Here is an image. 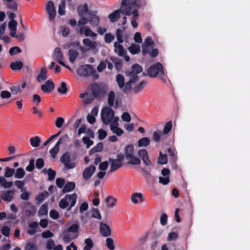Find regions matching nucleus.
<instances>
[{
  "label": "nucleus",
  "mask_w": 250,
  "mask_h": 250,
  "mask_svg": "<svg viewBox=\"0 0 250 250\" xmlns=\"http://www.w3.org/2000/svg\"><path fill=\"white\" fill-rule=\"evenodd\" d=\"M77 73L82 77L92 76L94 80H97L99 77L91 64H83L80 66L77 70Z\"/></svg>",
  "instance_id": "1"
},
{
  "label": "nucleus",
  "mask_w": 250,
  "mask_h": 250,
  "mask_svg": "<svg viewBox=\"0 0 250 250\" xmlns=\"http://www.w3.org/2000/svg\"><path fill=\"white\" fill-rule=\"evenodd\" d=\"M126 1L127 0H122L120 9L114 11L108 15L111 22L117 21L120 17V13L127 16L130 15V9L127 6Z\"/></svg>",
  "instance_id": "2"
},
{
  "label": "nucleus",
  "mask_w": 250,
  "mask_h": 250,
  "mask_svg": "<svg viewBox=\"0 0 250 250\" xmlns=\"http://www.w3.org/2000/svg\"><path fill=\"white\" fill-rule=\"evenodd\" d=\"M148 75L151 78L156 77L158 75L159 78L165 80V72L162 64L160 62L151 65L147 70Z\"/></svg>",
  "instance_id": "3"
},
{
  "label": "nucleus",
  "mask_w": 250,
  "mask_h": 250,
  "mask_svg": "<svg viewBox=\"0 0 250 250\" xmlns=\"http://www.w3.org/2000/svg\"><path fill=\"white\" fill-rule=\"evenodd\" d=\"M134 151L133 145L132 144L127 145L125 149V158L126 160H128V164L139 165L141 163V160L134 155Z\"/></svg>",
  "instance_id": "4"
},
{
  "label": "nucleus",
  "mask_w": 250,
  "mask_h": 250,
  "mask_svg": "<svg viewBox=\"0 0 250 250\" xmlns=\"http://www.w3.org/2000/svg\"><path fill=\"white\" fill-rule=\"evenodd\" d=\"M108 86L104 83H94L92 85L91 91L93 95L99 97L105 95L107 91Z\"/></svg>",
  "instance_id": "5"
},
{
  "label": "nucleus",
  "mask_w": 250,
  "mask_h": 250,
  "mask_svg": "<svg viewBox=\"0 0 250 250\" xmlns=\"http://www.w3.org/2000/svg\"><path fill=\"white\" fill-rule=\"evenodd\" d=\"M114 110L110 107L103 108L101 112V119L103 123L106 125L109 124L114 117Z\"/></svg>",
  "instance_id": "6"
},
{
  "label": "nucleus",
  "mask_w": 250,
  "mask_h": 250,
  "mask_svg": "<svg viewBox=\"0 0 250 250\" xmlns=\"http://www.w3.org/2000/svg\"><path fill=\"white\" fill-rule=\"evenodd\" d=\"M143 71L142 67L137 63L132 65L130 71L125 72L126 75L130 77V79L135 78V82L139 80V77L137 75Z\"/></svg>",
  "instance_id": "7"
},
{
  "label": "nucleus",
  "mask_w": 250,
  "mask_h": 250,
  "mask_svg": "<svg viewBox=\"0 0 250 250\" xmlns=\"http://www.w3.org/2000/svg\"><path fill=\"white\" fill-rule=\"evenodd\" d=\"M69 152H66L60 157L61 162L64 165L65 168L67 170L73 169L76 166L75 163L71 162Z\"/></svg>",
  "instance_id": "8"
},
{
  "label": "nucleus",
  "mask_w": 250,
  "mask_h": 250,
  "mask_svg": "<svg viewBox=\"0 0 250 250\" xmlns=\"http://www.w3.org/2000/svg\"><path fill=\"white\" fill-rule=\"evenodd\" d=\"M127 6L130 8V10L133 11L136 9L145 7L146 5V0H127Z\"/></svg>",
  "instance_id": "9"
},
{
  "label": "nucleus",
  "mask_w": 250,
  "mask_h": 250,
  "mask_svg": "<svg viewBox=\"0 0 250 250\" xmlns=\"http://www.w3.org/2000/svg\"><path fill=\"white\" fill-rule=\"evenodd\" d=\"M97 11H91L88 15V22L93 26H98L100 22V18L97 15Z\"/></svg>",
  "instance_id": "10"
},
{
  "label": "nucleus",
  "mask_w": 250,
  "mask_h": 250,
  "mask_svg": "<svg viewBox=\"0 0 250 250\" xmlns=\"http://www.w3.org/2000/svg\"><path fill=\"white\" fill-rule=\"evenodd\" d=\"M46 8L50 20H54L56 17V12L53 1H49L46 4Z\"/></svg>",
  "instance_id": "11"
},
{
  "label": "nucleus",
  "mask_w": 250,
  "mask_h": 250,
  "mask_svg": "<svg viewBox=\"0 0 250 250\" xmlns=\"http://www.w3.org/2000/svg\"><path fill=\"white\" fill-rule=\"evenodd\" d=\"M99 230L101 234L104 237L109 236L111 234V230L110 227L103 222L100 223Z\"/></svg>",
  "instance_id": "12"
},
{
  "label": "nucleus",
  "mask_w": 250,
  "mask_h": 250,
  "mask_svg": "<svg viewBox=\"0 0 250 250\" xmlns=\"http://www.w3.org/2000/svg\"><path fill=\"white\" fill-rule=\"evenodd\" d=\"M79 33L82 35L84 34L85 37H91L96 38L97 34L93 32L91 29L86 26H83L80 27L79 30Z\"/></svg>",
  "instance_id": "13"
},
{
  "label": "nucleus",
  "mask_w": 250,
  "mask_h": 250,
  "mask_svg": "<svg viewBox=\"0 0 250 250\" xmlns=\"http://www.w3.org/2000/svg\"><path fill=\"white\" fill-rule=\"evenodd\" d=\"M53 57L55 60L62 65H64V63L62 61L63 55L61 49L59 47H56L54 50Z\"/></svg>",
  "instance_id": "14"
},
{
  "label": "nucleus",
  "mask_w": 250,
  "mask_h": 250,
  "mask_svg": "<svg viewBox=\"0 0 250 250\" xmlns=\"http://www.w3.org/2000/svg\"><path fill=\"white\" fill-rule=\"evenodd\" d=\"M118 118H116L114 122L110 125V129L113 133L116 134L117 136H121L124 133V131L118 126V124L117 121Z\"/></svg>",
  "instance_id": "15"
},
{
  "label": "nucleus",
  "mask_w": 250,
  "mask_h": 250,
  "mask_svg": "<svg viewBox=\"0 0 250 250\" xmlns=\"http://www.w3.org/2000/svg\"><path fill=\"white\" fill-rule=\"evenodd\" d=\"M96 170V167L93 165H90L85 168L83 172V176L85 180L90 179Z\"/></svg>",
  "instance_id": "16"
},
{
  "label": "nucleus",
  "mask_w": 250,
  "mask_h": 250,
  "mask_svg": "<svg viewBox=\"0 0 250 250\" xmlns=\"http://www.w3.org/2000/svg\"><path fill=\"white\" fill-rule=\"evenodd\" d=\"M54 88V83L53 81L48 80L45 82V84L41 85V90L45 93H49Z\"/></svg>",
  "instance_id": "17"
},
{
  "label": "nucleus",
  "mask_w": 250,
  "mask_h": 250,
  "mask_svg": "<svg viewBox=\"0 0 250 250\" xmlns=\"http://www.w3.org/2000/svg\"><path fill=\"white\" fill-rule=\"evenodd\" d=\"M65 197L68 202L70 203V206L67 208V211H70L76 203L77 195L76 193H74L72 194H66Z\"/></svg>",
  "instance_id": "18"
},
{
  "label": "nucleus",
  "mask_w": 250,
  "mask_h": 250,
  "mask_svg": "<svg viewBox=\"0 0 250 250\" xmlns=\"http://www.w3.org/2000/svg\"><path fill=\"white\" fill-rule=\"evenodd\" d=\"M77 11L79 16H84L85 14H89L91 11L89 10L88 6L87 3L81 4L77 7Z\"/></svg>",
  "instance_id": "19"
},
{
  "label": "nucleus",
  "mask_w": 250,
  "mask_h": 250,
  "mask_svg": "<svg viewBox=\"0 0 250 250\" xmlns=\"http://www.w3.org/2000/svg\"><path fill=\"white\" fill-rule=\"evenodd\" d=\"M14 193V190L4 191L2 192L0 197L5 201L10 202L13 198Z\"/></svg>",
  "instance_id": "20"
},
{
  "label": "nucleus",
  "mask_w": 250,
  "mask_h": 250,
  "mask_svg": "<svg viewBox=\"0 0 250 250\" xmlns=\"http://www.w3.org/2000/svg\"><path fill=\"white\" fill-rule=\"evenodd\" d=\"M108 161L111 164L110 170L109 171L110 172H112L116 171L120 167H121L123 165L122 163L116 159L109 158Z\"/></svg>",
  "instance_id": "21"
},
{
  "label": "nucleus",
  "mask_w": 250,
  "mask_h": 250,
  "mask_svg": "<svg viewBox=\"0 0 250 250\" xmlns=\"http://www.w3.org/2000/svg\"><path fill=\"white\" fill-rule=\"evenodd\" d=\"M114 52L118 54L119 56L123 57L126 54V50L124 48L123 46L117 42L114 43Z\"/></svg>",
  "instance_id": "22"
},
{
  "label": "nucleus",
  "mask_w": 250,
  "mask_h": 250,
  "mask_svg": "<svg viewBox=\"0 0 250 250\" xmlns=\"http://www.w3.org/2000/svg\"><path fill=\"white\" fill-rule=\"evenodd\" d=\"M142 49H143V52H147L146 47H150V49H153L155 46V43L152 41L151 39L149 37L146 39L145 42L142 45Z\"/></svg>",
  "instance_id": "23"
},
{
  "label": "nucleus",
  "mask_w": 250,
  "mask_h": 250,
  "mask_svg": "<svg viewBox=\"0 0 250 250\" xmlns=\"http://www.w3.org/2000/svg\"><path fill=\"white\" fill-rule=\"evenodd\" d=\"M79 226L78 224L74 223L67 229V232H72L75 234L74 238H77L79 236Z\"/></svg>",
  "instance_id": "24"
},
{
  "label": "nucleus",
  "mask_w": 250,
  "mask_h": 250,
  "mask_svg": "<svg viewBox=\"0 0 250 250\" xmlns=\"http://www.w3.org/2000/svg\"><path fill=\"white\" fill-rule=\"evenodd\" d=\"M28 226L30 229L27 230V233L30 235L35 234L37 232L36 229L38 226V222L36 221L31 222L29 224Z\"/></svg>",
  "instance_id": "25"
},
{
  "label": "nucleus",
  "mask_w": 250,
  "mask_h": 250,
  "mask_svg": "<svg viewBox=\"0 0 250 250\" xmlns=\"http://www.w3.org/2000/svg\"><path fill=\"white\" fill-rule=\"evenodd\" d=\"M146 48L147 52H144L143 49H142V52L144 56H145L146 54H148L150 55V56L152 58H155L158 56L159 54V51L157 49L154 48L153 49H150V47H146Z\"/></svg>",
  "instance_id": "26"
},
{
  "label": "nucleus",
  "mask_w": 250,
  "mask_h": 250,
  "mask_svg": "<svg viewBox=\"0 0 250 250\" xmlns=\"http://www.w3.org/2000/svg\"><path fill=\"white\" fill-rule=\"evenodd\" d=\"M76 187L75 183L73 182H69L67 183L62 189V192L65 193L70 192L75 189Z\"/></svg>",
  "instance_id": "27"
},
{
  "label": "nucleus",
  "mask_w": 250,
  "mask_h": 250,
  "mask_svg": "<svg viewBox=\"0 0 250 250\" xmlns=\"http://www.w3.org/2000/svg\"><path fill=\"white\" fill-rule=\"evenodd\" d=\"M47 69L45 67L42 68L39 74L38 75L37 79L39 82L43 81L46 80L47 77Z\"/></svg>",
  "instance_id": "28"
},
{
  "label": "nucleus",
  "mask_w": 250,
  "mask_h": 250,
  "mask_svg": "<svg viewBox=\"0 0 250 250\" xmlns=\"http://www.w3.org/2000/svg\"><path fill=\"white\" fill-rule=\"evenodd\" d=\"M78 54L79 53L76 50L73 49H70L68 52L69 61L72 63L74 62L76 60L78 56Z\"/></svg>",
  "instance_id": "29"
},
{
  "label": "nucleus",
  "mask_w": 250,
  "mask_h": 250,
  "mask_svg": "<svg viewBox=\"0 0 250 250\" xmlns=\"http://www.w3.org/2000/svg\"><path fill=\"white\" fill-rule=\"evenodd\" d=\"M147 82L146 81H142L140 83L137 84L132 88L133 92L135 94L138 93L142 91L146 84Z\"/></svg>",
  "instance_id": "30"
},
{
  "label": "nucleus",
  "mask_w": 250,
  "mask_h": 250,
  "mask_svg": "<svg viewBox=\"0 0 250 250\" xmlns=\"http://www.w3.org/2000/svg\"><path fill=\"white\" fill-rule=\"evenodd\" d=\"M7 3L6 7L12 10L17 11L18 9V6L17 2L14 0H6Z\"/></svg>",
  "instance_id": "31"
},
{
  "label": "nucleus",
  "mask_w": 250,
  "mask_h": 250,
  "mask_svg": "<svg viewBox=\"0 0 250 250\" xmlns=\"http://www.w3.org/2000/svg\"><path fill=\"white\" fill-rule=\"evenodd\" d=\"M128 51L132 54H138L141 52L140 46L138 44H132L128 48Z\"/></svg>",
  "instance_id": "32"
},
{
  "label": "nucleus",
  "mask_w": 250,
  "mask_h": 250,
  "mask_svg": "<svg viewBox=\"0 0 250 250\" xmlns=\"http://www.w3.org/2000/svg\"><path fill=\"white\" fill-rule=\"evenodd\" d=\"M132 14L133 17L131 20V25L134 28L137 27L138 24L136 22V19L138 16V11L136 9H134L133 11L130 10V15Z\"/></svg>",
  "instance_id": "33"
},
{
  "label": "nucleus",
  "mask_w": 250,
  "mask_h": 250,
  "mask_svg": "<svg viewBox=\"0 0 250 250\" xmlns=\"http://www.w3.org/2000/svg\"><path fill=\"white\" fill-rule=\"evenodd\" d=\"M10 67L13 70H20L23 67V63L21 61L13 62L10 63Z\"/></svg>",
  "instance_id": "34"
},
{
  "label": "nucleus",
  "mask_w": 250,
  "mask_h": 250,
  "mask_svg": "<svg viewBox=\"0 0 250 250\" xmlns=\"http://www.w3.org/2000/svg\"><path fill=\"white\" fill-rule=\"evenodd\" d=\"M83 42L84 45L88 47V50L90 49H94L96 46L95 42H92L89 39L85 38L83 40Z\"/></svg>",
  "instance_id": "35"
},
{
  "label": "nucleus",
  "mask_w": 250,
  "mask_h": 250,
  "mask_svg": "<svg viewBox=\"0 0 250 250\" xmlns=\"http://www.w3.org/2000/svg\"><path fill=\"white\" fill-rule=\"evenodd\" d=\"M150 144V140L147 137H144L139 139L138 141V146L139 147H146Z\"/></svg>",
  "instance_id": "36"
},
{
  "label": "nucleus",
  "mask_w": 250,
  "mask_h": 250,
  "mask_svg": "<svg viewBox=\"0 0 250 250\" xmlns=\"http://www.w3.org/2000/svg\"><path fill=\"white\" fill-rule=\"evenodd\" d=\"M136 83L135 78L130 79L129 81L128 82H127V83H126L125 84V86L123 89V92L127 93L128 91H129L131 89L132 83Z\"/></svg>",
  "instance_id": "37"
},
{
  "label": "nucleus",
  "mask_w": 250,
  "mask_h": 250,
  "mask_svg": "<svg viewBox=\"0 0 250 250\" xmlns=\"http://www.w3.org/2000/svg\"><path fill=\"white\" fill-rule=\"evenodd\" d=\"M139 198L141 202H143L144 201L143 195L141 193H134L131 196V201L134 204H137L138 203Z\"/></svg>",
  "instance_id": "38"
},
{
  "label": "nucleus",
  "mask_w": 250,
  "mask_h": 250,
  "mask_svg": "<svg viewBox=\"0 0 250 250\" xmlns=\"http://www.w3.org/2000/svg\"><path fill=\"white\" fill-rule=\"evenodd\" d=\"M105 202L108 203L107 206L109 208H113L115 206L117 202L116 198L112 196H107L105 199Z\"/></svg>",
  "instance_id": "39"
},
{
  "label": "nucleus",
  "mask_w": 250,
  "mask_h": 250,
  "mask_svg": "<svg viewBox=\"0 0 250 250\" xmlns=\"http://www.w3.org/2000/svg\"><path fill=\"white\" fill-rule=\"evenodd\" d=\"M115 94L114 91H111L109 92L107 97V102L109 107H112L114 105Z\"/></svg>",
  "instance_id": "40"
},
{
  "label": "nucleus",
  "mask_w": 250,
  "mask_h": 250,
  "mask_svg": "<svg viewBox=\"0 0 250 250\" xmlns=\"http://www.w3.org/2000/svg\"><path fill=\"white\" fill-rule=\"evenodd\" d=\"M104 146L102 142L98 143L89 151V154H92L97 152H101L103 149Z\"/></svg>",
  "instance_id": "41"
},
{
  "label": "nucleus",
  "mask_w": 250,
  "mask_h": 250,
  "mask_svg": "<svg viewBox=\"0 0 250 250\" xmlns=\"http://www.w3.org/2000/svg\"><path fill=\"white\" fill-rule=\"evenodd\" d=\"M41 142V139L39 137L36 136L31 137L30 139V145L34 147H37L39 146Z\"/></svg>",
  "instance_id": "42"
},
{
  "label": "nucleus",
  "mask_w": 250,
  "mask_h": 250,
  "mask_svg": "<svg viewBox=\"0 0 250 250\" xmlns=\"http://www.w3.org/2000/svg\"><path fill=\"white\" fill-rule=\"evenodd\" d=\"M84 244L85 246L83 248V250H91L94 246L93 242L90 238L84 240Z\"/></svg>",
  "instance_id": "43"
},
{
  "label": "nucleus",
  "mask_w": 250,
  "mask_h": 250,
  "mask_svg": "<svg viewBox=\"0 0 250 250\" xmlns=\"http://www.w3.org/2000/svg\"><path fill=\"white\" fill-rule=\"evenodd\" d=\"M116 81L118 83L119 87L122 89L125 86L124 77L121 74H118L116 76Z\"/></svg>",
  "instance_id": "44"
},
{
  "label": "nucleus",
  "mask_w": 250,
  "mask_h": 250,
  "mask_svg": "<svg viewBox=\"0 0 250 250\" xmlns=\"http://www.w3.org/2000/svg\"><path fill=\"white\" fill-rule=\"evenodd\" d=\"M48 193L47 191H45L44 192L39 193L36 197V200L39 202L41 203L43 200L48 196Z\"/></svg>",
  "instance_id": "45"
},
{
  "label": "nucleus",
  "mask_w": 250,
  "mask_h": 250,
  "mask_svg": "<svg viewBox=\"0 0 250 250\" xmlns=\"http://www.w3.org/2000/svg\"><path fill=\"white\" fill-rule=\"evenodd\" d=\"M66 5L65 0H62L59 6L58 13L60 15H63L65 13V8Z\"/></svg>",
  "instance_id": "46"
},
{
  "label": "nucleus",
  "mask_w": 250,
  "mask_h": 250,
  "mask_svg": "<svg viewBox=\"0 0 250 250\" xmlns=\"http://www.w3.org/2000/svg\"><path fill=\"white\" fill-rule=\"evenodd\" d=\"M5 173L4 176L6 178L11 177L13 175V174L15 172V170L13 168H10L8 167H7L4 169Z\"/></svg>",
  "instance_id": "47"
},
{
  "label": "nucleus",
  "mask_w": 250,
  "mask_h": 250,
  "mask_svg": "<svg viewBox=\"0 0 250 250\" xmlns=\"http://www.w3.org/2000/svg\"><path fill=\"white\" fill-rule=\"evenodd\" d=\"M25 172L24 170L22 167H19L17 169L15 177L16 178L21 179L25 175Z\"/></svg>",
  "instance_id": "48"
},
{
  "label": "nucleus",
  "mask_w": 250,
  "mask_h": 250,
  "mask_svg": "<svg viewBox=\"0 0 250 250\" xmlns=\"http://www.w3.org/2000/svg\"><path fill=\"white\" fill-rule=\"evenodd\" d=\"M80 17L78 22V25L80 27L85 26L84 25L88 22V19L84 16H79Z\"/></svg>",
  "instance_id": "49"
},
{
  "label": "nucleus",
  "mask_w": 250,
  "mask_h": 250,
  "mask_svg": "<svg viewBox=\"0 0 250 250\" xmlns=\"http://www.w3.org/2000/svg\"><path fill=\"white\" fill-rule=\"evenodd\" d=\"M92 215L91 216L93 218L101 220L102 219V216L99 210L97 208H93L91 210Z\"/></svg>",
  "instance_id": "50"
},
{
  "label": "nucleus",
  "mask_w": 250,
  "mask_h": 250,
  "mask_svg": "<svg viewBox=\"0 0 250 250\" xmlns=\"http://www.w3.org/2000/svg\"><path fill=\"white\" fill-rule=\"evenodd\" d=\"M48 213V207L46 204L42 205L40 208L38 213L40 216L46 215Z\"/></svg>",
  "instance_id": "51"
},
{
  "label": "nucleus",
  "mask_w": 250,
  "mask_h": 250,
  "mask_svg": "<svg viewBox=\"0 0 250 250\" xmlns=\"http://www.w3.org/2000/svg\"><path fill=\"white\" fill-rule=\"evenodd\" d=\"M60 146H58V145H55V146L50 149L49 152L51 156L53 158H55L59 151Z\"/></svg>",
  "instance_id": "52"
},
{
  "label": "nucleus",
  "mask_w": 250,
  "mask_h": 250,
  "mask_svg": "<svg viewBox=\"0 0 250 250\" xmlns=\"http://www.w3.org/2000/svg\"><path fill=\"white\" fill-rule=\"evenodd\" d=\"M105 246L110 250H114L115 248L114 245L113 240L111 238H107L106 239Z\"/></svg>",
  "instance_id": "53"
},
{
  "label": "nucleus",
  "mask_w": 250,
  "mask_h": 250,
  "mask_svg": "<svg viewBox=\"0 0 250 250\" xmlns=\"http://www.w3.org/2000/svg\"><path fill=\"white\" fill-rule=\"evenodd\" d=\"M57 91L61 94H65L67 92V88L66 84L64 82H62L61 84V86L58 87Z\"/></svg>",
  "instance_id": "54"
},
{
  "label": "nucleus",
  "mask_w": 250,
  "mask_h": 250,
  "mask_svg": "<svg viewBox=\"0 0 250 250\" xmlns=\"http://www.w3.org/2000/svg\"><path fill=\"white\" fill-rule=\"evenodd\" d=\"M21 52V49L18 46H14L11 47L9 51V53L11 56H14Z\"/></svg>",
  "instance_id": "55"
},
{
  "label": "nucleus",
  "mask_w": 250,
  "mask_h": 250,
  "mask_svg": "<svg viewBox=\"0 0 250 250\" xmlns=\"http://www.w3.org/2000/svg\"><path fill=\"white\" fill-rule=\"evenodd\" d=\"M68 140V136L67 134H65L60 138L56 144L60 146L61 144L66 143Z\"/></svg>",
  "instance_id": "56"
},
{
  "label": "nucleus",
  "mask_w": 250,
  "mask_h": 250,
  "mask_svg": "<svg viewBox=\"0 0 250 250\" xmlns=\"http://www.w3.org/2000/svg\"><path fill=\"white\" fill-rule=\"evenodd\" d=\"M68 140V136L67 134H65L60 138L56 144L60 146L61 144L66 143Z\"/></svg>",
  "instance_id": "57"
},
{
  "label": "nucleus",
  "mask_w": 250,
  "mask_h": 250,
  "mask_svg": "<svg viewBox=\"0 0 250 250\" xmlns=\"http://www.w3.org/2000/svg\"><path fill=\"white\" fill-rule=\"evenodd\" d=\"M172 126V122L169 121L166 123L165 125L164 129H163V133L164 134H167L169 131L171 130Z\"/></svg>",
  "instance_id": "58"
},
{
  "label": "nucleus",
  "mask_w": 250,
  "mask_h": 250,
  "mask_svg": "<svg viewBox=\"0 0 250 250\" xmlns=\"http://www.w3.org/2000/svg\"><path fill=\"white\" fill-rule=\"evenodd\" d=\"M69 206V202L64 197V198L62 199L59 202V207L62 208L64 209L67 208Z\"/></svg>",
  "instance_id": "59"
},
{
  "label": "nucleus",
  "mask_w": 250,
  "mask_h": 250,
  "mask_svg": "<svg viewBox=\"0 0 250 250\" xmlns=\"http://www.w3.org/2000/svg\"><path fill=\"white\" fill-rule=\"evenodd\" d=\"M162 135V131L161 130H157L153 133V140L158 143L160 141V137Z\"/></svg>",
  "instance_id": "60"
},
{
  "label": "nucleus",
  "mask_w": 250,
  "mask_h": 250,
  "mask_svg": "<svg viewBox=\"0 0 250 250\" xmlns=\"http://www.w3.org/2000/svg\"><path fill=\"white\" fill-rule=\"evenodd\" d=\"M158 161L161 165L166 164L167 162V158L166 155H164L162 152L160 153Z\"/></svg>",
  "instance_id": "61"
},
{
  "label": "nucleus",
  "mask_w": 250,
  "mask_h": 250,
  "mask_svg": "<svg viewBox=\"0 0 250 250\" xmlns=\"http://www.w3.org/2000/svg\"><path fill=\"white\" fill-rule=\"evenodd\" d=\"M116 38L118 41L117 42L122 43L123 42V31L120 29H118L116 30Z\"/></svg>",
  "instance_id": "62"
},
{
  "label": "nucleus",
  "mask_w": 250,
  "mask_h": 250,
  "mask_svg": "<svg viewBox=\"0 0 250 250\" xmlns=\"http://www.w3.org/2000/svg\"><path fill=\"white\" fill-rule=\"evenodd\" d=\"M10 228L7 226H3L1 229V233L6 236L9 237L10 235Z\"/></svg>",
  "instance_id": "63"
},
{
  "label": "nucleus",
  "mask_w": 250,
  "mask_h": 250,
  "mask_svg": "<svg viewBox=\"0 0 250 250\" xmlns=\"http://www.w3.org/2000/svg\"><path fill=\"white\" fill-rule=\"evenodd\" d=\"M48 173V179L49 181L53 180L56 176V172L55 170L52 169L51 168H49L47 171Z\"/></svg>",
  "instance_id": "64"
}]
</instances>
